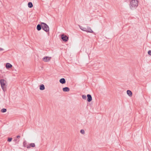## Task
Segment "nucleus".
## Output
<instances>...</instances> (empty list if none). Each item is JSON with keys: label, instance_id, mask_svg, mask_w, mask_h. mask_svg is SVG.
<instances>
[{"label": "nucleus", "instance_id": "obj_1", "mask_svg": "<svg viewBox=\"0 0 151 151\" xmlns=\"http://www.w3.org/2000/svg\"><path fill=\"white\" fill-rule=\"evenodd\" d=\"M138 1L137 0H132L130 1V7L131 9H134L138 6Z\"/></svg>", "mask_w": 151, "mask_h": 151}, {"label": "nucleus", "instance_id": "obj_2", "mask_svg": "<svg viewBox=\"0 0 151 151\" xmlns=\"http://www.w3.org/2000/svg\"><path fill=\"white\" fill-rule=\"evenodd\" d=\"M79 27L83 31L91 33H93V31L91 29V28L88 26H87L86 27H84L82 26H79Z\"/></svg>", "mask_w": 151, "mask_h": 151}, {"label": "nucleus", "instance_id": "obj_3", "mask_svg": "<svg viewBox=\"0 0 151 151\" xmlns=\"http://www.w3.org/2000/svg\"><path fill=\"white\" fill-rule=\"evenodd\" d=\"M0 83L1 88L4 92L6 90V81L4 79H1L0 80Z\"/></svg>", "mask_w": 151, "mask_h": 151}, {"label": "nucleus", "instance_id": "obj_4", "mask_svg": "<svg viewBox=\"0 0 151 151\" xmlns=\"http://www.w3.org/2000/svg\"><path fill=\"white\" fill-rule=\"evenodd\" d=\"M41 25L42 29L46 32H49V28L48 25L45 23L44 22L41 23Z\"/></svg>", "mask_w": 151, "mask_h": 151}, {"label": "nucleus", "instance_id": "obj_5", "mask_svg": "<svg viewBox=\"0 0 151 151\" xmlns=\"http://www.w3.org/2000/svg\"><path fill=\"white\" fill-rule=\"evenodd\" d=\"M61 37L63 40L64 42H67L68 40V37L64 34H62L61 36Z\"/></svg>", "mask_w": 151, "mask_h": 151}, {"label": "nucleus", "instance_id": "obj_6", "mask_svg": "<svg viewBox=\"0 0 151 151\" xmlns=\"http://www.w3.org/2000/svg\"><path fill=\"white\" fill-rule=\"evenodd\" d=\"M51 58L47 56L43 58V60L45 62H48L50 60Z\"/></svg>", "mask_w": 151, "mask_h": 151}, {"label": "nucleus", "instance_id": "obj_7", "mask_svg": "<svg viewBox=\"0 0 151 151\" xmlns=\"http://www.w3.org/2000/svg\"><path fill=\"white\" fill-rule=\"evenodd\" d=\"M87 101L89 102H91L92 100V97L90 94H88L87 96Z\"/></svg>", "mask_w": 151, "mask_h": 151}, {"label": "nucleus", "instance_id": "obj_8", "mask_svg": "<svg viewBox=\"0 0 151 151\" xmlns=\"http://www.w3.org/2000/svg\"><path fill=\"white\" fill-rule=\"evenodd\" d=\"M12 65L9 63H7L6 64V67L7 69H9L12 67Z\"/></svg>", "mask_w": 151, "mask_h": 151}, {"label": "nucleus", "instance_id": "obj_9", "mask_svg": "<svg viewBox=\"0 0 151 151\" xmlns=\"http://www.w3.org/2000/svg\"><path fill=\"white\" fill-rule=\"evenodd\" d=\"M60 83L62 84H65L66 83V81L65 78H62L59 80Z\"/></svg>", "mask_w": 151, "mask_h": 151}, {"label": "nucleus", "instance_id": "obj_10", "mask_svg": "<svg viewBox=\"0 0 151 151\" xmlns=\"http://www.w3.org/2000/svg\"><path fill=\"white\" fill-rule=\"evenodd\" d=\"M63 90L64 92H68L70 91V89L68 87H65L63 88Z\"/></svg>", "mask_w": 151, "mask_h": 151}, {"label": "nucleus", "instance_id": "obj_11", "mask_svg": "<svg viewBox=\"0 0 151 151\" xmlns=\"http://www.w3.org/2000/svg\"><path fill=\"white\" fill-rule=\"evenodd\" d=\"M23 146H24V147H26L28 149L30 148V146L28 145H27V142L26 141H24V142Z\"/></svg>", "mask_w": 151, "mask_h": 151}, {"label": "nucleus", "instance_id": "obj_12", "mask_svg": "<svg viewBox=\"0 0 151 151\" xmlns=\"http://www.w3.org/2000/svg\"><path fill=\"white\" fill-rule=\"evenodd\" d=\"M127 93L130 96H132V92L129 90H127Z\"/></svg>", "mask_w": 151, "mask_h": 151}, {"label": "nucleus", "instance_id": "obj_13", "mask_svg": "<svg viewBox=\"0 0 151 151\" xmlns=\"http://www.w3.org/2000/svg\"><path fill=\"white\" fill-rule=\"evenodd\" d=\"M42 28V27L41 24H38L37 25V29L38 31L40 30Z\"/></svg>", "mask_w": 151, "mask_h": 151}, {"label": "nucleus", "instance_id": "obj_14", "mask_svg": "<svg viewBox=\"0 0 151 151\" xmlns=\"http://www.w3.org/2000/svg\"><path fill=\"white\" fill-rule=\"evenodd\" d=\"M45 89V86L44 85L41 84L40 86V89L41 90H43Z\"/></svg>", "mask_w": 151, "mask_h": 151}, {"label": "nucleus", "instance_id": "obj_15", "mask_svg": "<svg viewBox=\"0 0 151 151\" xmlns=\"http://www.w3.org/2000/svg\"><path fill=\"white\" fill-rule=\"evenodd\" d=\"M28 6L30 8H31L33 7L32 4L31 2H29L28 4Z\"/></svg>", "mask_w": 151, "mask_h": 151}, {"label": "nucleus", "instance_id": "obj_16", "mask_svg": "<svg viewBox=\"0 0 151 151\" xmlns=\"http://www.w3.org/2000/svg\"><path fill=\"white\" fill-rule=\"evenodd\" d=\"M1 112L2 113H4L6 112V109L3 108L1 109Z\"/></svg>", "mask_w": 151, "mask_h": 151}, {"label": "nucleus", "instance_id": "obj_17", "mask_svg": "<svg viewBox=\"0 0 151 151\" xmlns=\"http://www.w3.org/2000/svg\"><path fill=\"white\" fill-rule=\"evenodd\" d=\"M29 146H30V147H34L35 146V145L34 143H31L30 144Z\"/></svg>", "mask_w": 151, "mask_h": 151}, {"label": "nucleus", "instance_id": "obj_18", "mask_svg": "<svg viewBox=\"0 0 151 151\" xmlns=\"http://www.w3.org/2000/svg\"><path fill=\"white\" fill-rule=\"evenodd\" d=\"M80 132L81 134H85V131L83 129H81L80 131Z\"/></svg>", "mask_w": 151, "mask_h": 151}, {"label": "nucleus", "instance_id": "obj_19", "mask_svg": "<svg viewBox=\"0 0 151 151\" xmlns=\"http://www.w3.org/2000/svg\"><path fill=\"white\" fill-rule=\"evenodd\" d=\"M82 98L83 99H86L87 98L86 96L85 95H83L82 96Z\"/></svg>", "mask_w": 151, "mask_h": 151}, {"label": "nucleus", "instance_id": "obj_20", "mask_svg": "<svg viewBox=\"0 0 151 151\" xmlns=\"http://www.w3.org/2000/svg\"><path fill=\"white\" fill-rule=\"evenodd\" d=\"M12 138H9L7 140V141L9 142H10L12 140Z\"/></svg>", "mask_w": 151, "mask_h": 151}, {"label": "nucleus", "instance_id": "obj_21", "mask_svg": "<svg viewBox=\"0 0 151 151\" xmlns=\"http://www.w3.org/2000/svg\"><path fill=\"white\" fill-rule=\"evenodd\" d=\"M148 53L149 55H151V50H149L148 51Z\"/></svg>", "mask_w": 151, "mask_h": 151}, {"label": "nucleus", "instance_id": "obj_22", "mask_svg": "<svg viewBox=\"0 0 151 151\" xmlns=\"http://www.w3.org/2000/svg\"><path fill=\"white\" fill-rule=\"evenodd\" d=\"M4 50L3 48H0V51H2Z\"/></svg>", "mask_w": 151, "mask_h": 151}, {"label": "nucleus", "instance_id": "obj_23", "mask_svg": "<svg viewBox=\"0 0 151 151\" xmlns=\"http://www.w3.org/2000/svg\"><path fill=\"white\" fill-rule=\"evenodd\" d=\"M17 138H20V136L19 135H18L17 136Z\"/></svg>", "mask_w": 151, "mask_h": 151}]
</instances>
